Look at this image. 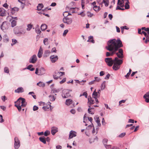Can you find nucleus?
<instances>
[{"mask_svg": "<svg viewBox=\"0 0 149 149\" xmlns=\"http://www.w3.org/2000/svg\"><path fill=\"white\" fill-rule=\"evenodd\" d=\"M108 140L106 139H104L103 141V143L107 149H109V148H111V145H107L106 144L107 143V142Z\"/></svg>", "mask_w": 149, "mask_h": 149, "instance_id": "ddd939ff", "label": "nucleus"}, {"mask_svg": "<svg viewBox=\"0 0 149 149\" xmlns=\"http://www.w3.org/2000/svg\"><path fill=\"white\" fill-rule=\"evenodd\" d=\"M88 113L91 114H94V112L92 111L90 108H88Z\"/></svg>", "mask_w": 149, "mask_h": 149, "instance_id": "864d4df0", "label": "nucleus"}, {"mask_svg": "<svg viewBox=\"0 0 149 149\" xmlns=\"http://www.w3.org/2000/svg\"><path fill=\"white\" fill-rule=\"evenodd\" d=\"M87 15L88 17H91L93 15V14L90 12L88 11L87 13Z\"/></svg>", "mask_w": 149, "mask_h": 149, "instance_id": "a19ab883", "label": "nucleus"}, {"mask_svg": "<svg viewBox=\"0 0 149 149\" xmlns=\"http://www.w3.org/2000/svg\"><path fill=\"white\" fill-rule=\"evenodd\" d=\"M19 100H21V103L22 104L21 105V106L22 107H25L27 105V103L26 102L25 99L23 98L20 97H19L18 99V101H19Z\"/></svg>", "mask_w": 149, "mask_h": 149, "instance_id": "9d476101", "label": "nucleus"}, {"mask_svg": "<svg viewBox=\"0 0 149 149\" xmlns=\"http://www.w3.org/2000/svg\"><path fill=\"white\" fill-rule=\"evenodd\" d=\"M68 30H67V29L65 30L64 31V32L63 33V36H66L67 33H68Z\"/></svg>", "mask_w": 149, "mask_h": 149, "instance_id": "09e8293b", "label": "nucleus"}, {"mask_svg": "<svg viewBox=\"0 0 149 149\" xmlns=\"http://www.w3.org/2000/svg\"><path fill=\"white\" fill-rule=\"evenodd\" d=\"M37 27L35 29L36 32L38 34H40L41 32V31L40 30V29L39 28V26L38 25H37Z\"/></svg>", "mask_w": 149, "mask_h": 149, "instance_id": "7c9ffc66", "label": "nucleus"}, {"mask_svg": "<svg viewBox=\"0 0 149 149\" xmlns=\"http://www.w3.org/2000/svg\"><path fill=\"white\" fill-rule=\"evenodd\" d=\"M116 10H124L125 9L123 8H120L119 6H117L116 7Z\"/></svg>", "mask_w": 149, "mask_h": 149, "instance_id": "5fc2aeb1", "label": "nucleus"}, {"mask_svg": "<svg viewBox=\"0 0 149 149\" xmlns=\"http://www.w3.org/2000/svg\"><path fill=\"white\" fill-rule=\"evenodd\" d=\"M114 61L112 68L113 70H117L120 68V65L123 63V61L122 60L119 59L117 57L115 58Z\"/></svg>", "mask_w": 149, "mask_h": 149, "instance_id": "f03ea898", "label": "nucleus"}, {"mask_svg": "<svg viewBox=\"0 0 149 149\" xmlns=\"http://www.w3.org/2000/svg\"><path fill=\"white\" fill-rule=\"evenodd\" d=\"M24 91L23 88L22 87H20L18 88L17 89L15 90V92L16 93H20L23 92Z\"/></svg>", "mask_w": 149, "mask_h": 149, "instance_id": "f3484780", "label": "nucleus"}, {"mask_svg": "<svg viewBox=\"0 0 149 149\" xmlns=\"http://www.w3.org/2000/svg\"><path fill=\"white\" fill-rule=\"evenodd\" d=\"M94 118L95 119L96 122L97 123H99V122H100V120L98 117H97V116H96V118L95 117Z\"/></svg>", "mask_w": 149, "mask_h": 149, "instance_id": "de8ad7c7", "label": "nucleus"}, {"mask_svg": "<svg viewBox=\"0 0 149 149\" xmlns=\"http://www.w3.org/2000/svg\"><path fill=\"white\" fill-rule=\"evenodd\" d=\"M97 2L102 7V4L104 3L106 7H107L109 5V0H97Z\"/></svg>", "mask_w": 149, "mask_h": 149, "instance_id": "39448f33", "label": "nucleus"}, {"mask_svg": "<svg viewBox=\"0 0 149 149\" xmlns=\"http://www.w3.org/2000/svg\"><path fill=\"white\" fill-rule=\"evenodd\" d=\"M12 43L11 44V45L13 46V45L15 44L17 42V41L15 39H12Z\"/></svg>", "mask_w": 149, "mask_h": 149, "instance_id": "79ce46f5", "label": "nucleus"}, {"mask_svg": "<svg viewBox=\"0 0 149 149\" xmlns=\"http://www.w3.org/2000/svg\"><path fill=\"white\" fill-rule=\"evenodd\" d=\"M131 71V69H130L129 72L125 76V77L127 78V77H129L130 75Z\"/></svg>", "mask_w": 149, "mask_h": 149, "instance_id": "c03bdc74", "label": "nucleus"}, {"mask_svg": "<svg viewBox=\"0 0 149 149\" xmlns=\"http://www.w3.org/2000/svg\"><path fill=\"white\" fill-rule=\"evenodd\" d=\"M47 28V26L45 24H42L41 25V29L42 31H45Z\"/></svg>", "mask_w": 149, "mask_h": 149, "instance_id": "bb28decb", "label": "nucleus"}, {"mask_svg": "<svg viewBox=\"0 0 149 149\" xmlns=\"http://www.w3.org/2000/svg\"><path fill=\"white\" fill-rule=\"evenodd\" d=\"M21 100H19V101H18V100H17L16 101V102H15V103H17V104H15V105H20V103H21Z\"/></svg>", "mask_w": 149, "mask_h": 149, "instance_id": "603ef678", "label": "nucleus"}, {"mask_svg": "<svg viewBox=\"0 0 149 149\" xmlns=\"http://www.w3.org/2000/svg\"><path fill=\"white\" fill-rule=\"evenodd\" d=\"M33 66V65H30L27 66V69L31 71H33L35 69L33 68H31Z\"/></svg>", "mask_w": 149, "mask_h": 149, "instance_id": "c85d7f7f", "label": "nucleus"}, {"mask_svg": "<svg viewBox=\"0 0 149 149\" xmlns=\"http://www.w3.org/2000/svg\"><path fill=\"white\" fill-rule=\"evenodd\" d=\"M120 48H119L118 50V53H119L120 54H122V55H123V50Z\"/></svg>", "mask_w": 149, "mask_h": 149, "instance_id": "37998d69", "label": "nucleus"}, {"mask_svg": "<svg viewBox=\"0 0 149 149\" xmlns=\"http://www.w3.org/2000/svg\"><path fill=\"white\" fill-rule=\"evenodd\" d=\"M44 7V6L42 3H39L37 6V9L38 10H40L42 8Z\"/></svg>", "mask_w": 149, "mask_h": 149, "instance_id": "a878e982", "label": "nucleus"}, {"mask_svg": "<svg viewBox=\"0 0 149 149\" xmlns=\"http://www.w3.org/2000/svg\"><path fill=\"white\" fill-rule=\"evenodd\" d=\"M66 79L65 78H63L62 80L60 82V83L61 84H63V83H64L65 82V81H66Z\"/></svg>", "mask_w": 149, "mask_h": 149, "instance_id": "052dcab7", "label": "nucleus"}, {"mask_svg": "<svg viewBox=\"0 0 149 149\" xmlns=\"http://www.w3.org/2000/svg\"><path fill=\"white\" fill-rule=\"evenodd\" d=\"M42 49L40 47V49H39L38 52V56L39 58H41L42 56Z\"/></svg>", "mask_w": 149, "mask_h": 149, "instance_id": "4be33fe9", "label": "nucleus"}, {"mask_svg": "<svg viewBox=\"0 0 149 149\" xmlns=\"http://www.w3.org/2000/svg\"><path fill=\"white\" fill-rule=\"evenodd\" d=\"M77 135V133L74 131L71 130L70 132L69 139L72 138L73 137H75Z\"/></svg>", "mask_w": 149, "mask_h": 149, "instance_id": "9b49d317", "label": "nucleus"}, {"mask_svg": "<svg viewBox=\"0 0 149 149\" xmlns=\"http://www.w3.org/2000/svg\"><path fill=\"white\" fill-rule=\"evenodd\" d=\"M50 134V132L48 130L46 131L44 133L45 136H47Z\"/></svg>", "mask_w": 149, "mask_h": 149, "instance_id": "4c0bfd02", "label": "nucleus"}, {"mask_svg": "<svg viewBox=\"0 0 149 149\" xmlns=\"http://www.w3.org/2000/svg\"><path fill=\"white\" fill-rule=\"evenodd\" d=\"M93 9L94 10L97 12V11H98L100 10V8L99 6H97L95 5L93 7Z\"/></svg>", "mask_w": 149, "mask_h": 149, "instance_id": "cd10ccee", "label": "nucleus"}, {"mask_svg": "<svg viewBox=\"0 0 149 149\" xmlns=\"http://www.w3.org/2000/svg\"><path fill=\"white\" fill-rule=\"evenodd\" d=\"M60 90L59 89H56L55 88H53L52 89V92L53 93H58L59 92Z\"/></svg>", "mask_w": 149, "mask_h": 149, "instance_id": "2f4dec72", "label": "nucleus"}, {"mask_svg": "<svg viewBox=\"0 0 149 149\" xmlns=\"http://www.w3.org/2000/svg\"><path fill=\"white\" fill-rule=\"evenodd\" d=\"M14 32L15 34H20L22 33L20 31H19V27L17 26L14 28Z\"/></svg>", "mask_w": 149, "mask_h": 149, "instance_id": "a211bd4d", "label": "nucleus"}, {"mask_svg": "<svg viewBox=\"0 0 149 149\" xmlns=\"http://www.w3.org/2000/svg\"><path fill=\"white\" fill-rule=\"evenodd\" d=\"M33 26V25L31 24H29L27 25V28L26 29V30L28 31H29L31 29L32 27Z\"/></svg>", "mask_w": 149, "mask_h": 149, "instance_id": "72a5a7b5", "label": "nucleus"}, {"mask_svg": "<svg viewBox=\"0 0 149 149\" xmlns=\"http://www.w3.org/2000/svg\"><path fill=\"white\" fill-rule=\"evenodd\" d=\"M49 97V98L50 101H54L56 98V97H55L54 95H50Z\"/></svg>", "mask_w": 149, "mask_h": 149, "instance_id": "c756f323", "label": "nucleus"}, {"mask_svg": "<svg viewBox=\"0 0 149 149\" xmlns=\"http://www.w3.org/2000/svg\"><path fill=\"white\" fill-rule=\"evenodd\" d=\"M37 58L36 56L34 54L32 56L29 60V62L31 63H34L37 61Z\"/></svg>", "mask_w": 149, "mask_h": 149, "instance_id": "1a4fd4ad", "label": "nucleus"}, {"mask_svg": "<svg viewBox=\"0 0 149 149\" xmlns=\"http://www.w3.org/2000/svg\"><path fill=\"white\" fill-rule=\"evenodd\" d=\"M74 8H70V11L71 12H72V13H75L74 11Z\"/></svg>", "mask_w": 149, "mask_h": 149, "instance_id": "4d7b16f0", "label": "nucleus"}, {"mask_svg": "<svg viewBox=\"0 0 149 149\" xmlns=\"http://www.w3.org/2000/svg\"><path fill=\"white\" fill-rule=\"evenodd\" d=\"M92 96L93 97L95 98V97L96 98L98 97V93L97 92H96L95 91L92 94Z\"/></svg>", "mask_w": 149, "mask_h": 149, "instance_id": "473e14b6", "label": "nucleus"}, {"mask_svg": "<svg viewBox=\"0 0 149 149\" xmlns=\"http://www.w3.org/2000/svg\"><path fill=\"white\" fill-rule=\"evenodd\" d=\"M58 132V128L55 127H53L51 128V133L52 134L54 135L56 133Z\"/></svg>", "mask_w": 149, "mask_h": 149, "instance_id": "dca6fc26", "label": "nucleus"}, {"mask_svg": "<svg viewBox=\"0 0 149 149\" xmlns=\"http://www.w3.org/2000/svg\"><path fill=\"white\" fill-rule=\"evenodd\" d=\"M110 76V74H108L105 77L104 79H109Z\"/></svg>", "mask_w": 149, "mask_h": 149, "instance_id": "e2e57ef3", "label": "nucleus"}, {"mask_svg": "<svg viewBox=\"0 0 149 149\" xmlns=\"http://www.w3.org/2000/svg\"><path fill=\"white\" fill-rule=\"evenodd\" d=\"M125 134H126L125 133H122L121 134H120L119 135V136L120 137H123L124 136Z\"/></svg>", "mask_w": 149, "mask_h": 149, "instance_id": "6e6d98bb", "label": "nucleus"}, {"mask_svg": "<svg viewBox=\"0 0 149 149\" xmlns=\"http://www.w3.org/2000/svg\"><path fill=\"white\" fill-rule=\"evenodd\" d=\"M11 11L12 15L14 14L15 13V11L14 10V9L13 8H12L11 9Z\"/></svg>", "mask_w": 149, "mask_h": 149, "instance_id": "69168bd1", "label": "nucleus"}, {"mask_svg": "<svg viewBox=\"0 0 149 149\" xmlns=\"http://www.w3.org/2000/svg\"><path fill=\"white\" fill-rule=\"evenodd\" d=\"M126 1L127 2L125 3V8L126 9H128L130 8V6L129 4L130 3L128 0H126Z\"/></svg>", "mask_w": 149, "mask_h": 149, "instance_id": "5701e85b", "label": "nucleus"}, {"mask_svg": "<svg viewBox=\"0 0 149 149\" xmlns=\"http://www.w3.org/2000/svg\"><path fill=\"white\" fill-rule=\"evenodd\" d=\"M70 112L72 114H74L75 113V111L73 109H72L70 111Z\"/></svg>", "mask_w": 149, "mask_h": 149, "instance_id": "338daca9", "label": "nucleus"}, {"mask_svg": "<svg viewBox=\"0 0 149 149\" xmlns=\"http://www.w3.org/2000/svg\"><path fill=\"white\" fill-rule=\"evenodd\" d=\"M69 91H71L72 90H68L67 89H64L63 90V93L62 94V97L64 98H66L70 96V94L69 93Z\"/></svg>", "mask_w": 149, "mask_h": 149, "instance_id": "20e7f679", "label": "nucleus"}, {"mask_svg": "<svg viewBox=\"0 0 149 149\" xmlns=\"http://www.w3.org/2000/svg\"><path fill=\"white\" fill-rule=\"evenodd\" d=\"M50 58L52 63H55L58 60V58L57 56L53 55L50 56Z\"/></svg>", "mask_w": 149, "mask_h": 149, "instance_id": "f8f14e48", "label": "nucleus"}, {"mask_svg": "<svg viewBox=\"0 0 149 149\" xmlns=\"http://www.w3.org/2000/svg\"><path fill=\"white\" fill-rule=\"evenodd\" d=\"M9 17H11V18L9 20L10 22H11L12 20H13V19H15V20L16 21V20H17V19H18L17 17H13V16H8L7 17V18H8Z\"/></svg>", "mask_w": 149, "mask_h": 149, "instance_id": "f704fd0d", "label": "nucleus"}, {"mask_svg": "<svg viewBox=\"0 0 149 149\" xmlns=\"http://www.w3.org/2000/svg\"><path fill=\"white\" fill-rule=\"evenodd\" d=\"M51 53V52L49 50H46L45 51L44 55L45 57H47L49 56Z\"/></svg>", "mask_w": 149, "mask_h": 149, "instance_id": "393cba45", "label": "nucleus"}, {"mask_svg": "<svg viewBox=\"0 0 149 149\" xmlns=\"http://www.w3.org/2000/svg\"><path fill=\"white\" fill-rule=\"evenodd\" d=\"M94 103L95 102L94 100L92 99V98L90 96H89L88 98V105H91L94 104Z\"/></svg>", "mask_w": 149, "mask_h": 149, "instance_id": "4468645a", "label": "nucleus"}, {"mask_svg": "<svg viewBox=\"0 0 149 149\" xmlns=\"http://www.w3.org/2000/svg\"><path fill=\"white\" fill-rule=\"evenodd\" d=\"M124 1H122V0L120 1L119 3V5L121 7H123L124 6Z\"/></svg>", "mask_w": 149, "mask_h": 149, "instance_id": "e433bc0d", "label": "nucleus"}, {"mask_svg": "<svg viewBox=\"0 0 149 149\" xmlns=\"http://www.w3.org/2000/svg\"><path fill=\"white\" fill-rule=\"evenodd\" d=\"M63 21L64 23L70 25L72 24V20L71 18H70L66 16L63 18Z\"/></svg>", "mask_w": 149, "mask_h": 149, "instance_id": "423d86ee", "label": "nucleus"}, {"mask_svg": "<svg viewBox=\"0 0 149 149\" xmlns=\"http://www.w3.org/2000/svg\"><path fill=\"white\" fill-rule=\"evenodd\" d=\"M107 44V46H106V48L108 50L111 52H107L106 54L107 57L113 56L118 51L119 48L123 46L122 42L120 38L117 40L115 39L110 40L108 41Z\"/></svg>", "mask_w": 149, "mask_h": 149, "instance_id": "f257e3e1", "label": "nucleus"}, {"mask_svg": "<svg viewBox=\"0 0 149 149\" xmlns=\"http://www.w3.org/2000/svg\"><path fill=\"white\" fill-rule=\"evenodd\" d=\"M8 24L6 22H3L1 26V29L3 31L8 29Z\"/></svg>", "mask_w": 149, "mask_h": 149, "instance_id": "6e6552de", "label": "nucleus"}, {"mask_svg": "<svg viewBox=\"0 0 149 149\" xmlns=\"http://www.w3.org/2000/svg\"><path fill=\"white\" fill-rule=\"evenodd\" d=\"M56 149H61L62 146L59 145H58L56 146Z\"/></svg>", "mask_w": 149, "mask_h": 149, "instance_id": "774afa93", "label": "nucleus"}, {"mask_svg": "<svg viewBox=\"0 0 149 149\" xmlns=\"http://www.w3.org/2000/svg\"><path fill=\"white\" fill-rule=\"evenodd\" d=\"M104 60L107 65L109 66H111L115 62L114 59L113 60L111 58H106Z\"/></svg>", "mask_w": 149, "mask_h": 149, "instance_id": "7ed1b4c3", "label": "nucleus"}, {"mask_svg": "<svg viewBox=\"0 0 149 149\" xmlns=\"http://www.w3.org/2000/svg\"><path fill=\"white\" fill-rule=\"evenodd\" d=\"M40 141L43 143L45 144L46 143L45 138L44 136L40 137L39 138Z\"/></svg>", "mask_w": 149, "mask_h": 149, "instance_id": "6ab92c4d", "label": "nucleus"}, {"mask_svg": "<svg viewBox=\"0 0 149 149\" xmlns=\"http://www.w3.org/2000/svg\"><path fill=\"white\" fill-rule=\"evenodd\" d=\"M78 15H80L82 17H84L85 16L86 14L85 13H84L83 11H82Z\"/></svg>", "mask_w": 149, "mask_h": 149, "instance_id": "13d9d810", "label": "nucleus"}, {"mask_svg": "<svg viewBox=\"0 0 149 149\" xmlns=\"http://www.w3.org/2000/svg\"><path fill=\"white\" fill-rule=\"evenodd\" d=\"M115 54L117 55L118 58H122L123 57V55H122V54H119L118 53L115 52Z\"/></svg>", "mask_w": 149, "mask_h": 149, "instance_id": "ea45409f", "label": "nucleus"}, {"mask_svg": "<svg viewBox=\"0 0 149 149\" xmlns=\"http://www.w3.org/2000/svg\"><path fill=\"white\" fill-rule=\"evenodd\" d=\"M43 43L45 45H47L48 44V39L47 38H45L43 40Z\"/></svg>", "mask_w": 149, "mask_h": 149, "instance_id": "49530a36", "label": "nucleus"}, {"mask_svg": "<svg viewBox=\"0 0 149 149\" xmlns=\"http://www.w3.org/2000/svg\"><path fill=\"white\" fill-rule=\"evenodd\" d=\"M38 109V108L37 106L35 105L33 106V110L34 111H36Z\"/></svg>", "mask_w": 149, "mask_h": 149, "instance_id": "bf43d9fd", "label": "nucleus"}, {"mask_svg": "<svg viewBox=\"0 0 149 149\" xmlns=\"http://www.w3.org/2000/svg\"><path fill=\"white\" fill-rule=\"evenodd\" d=\"M39 75H42L45 73V70L44 68H41L39 70Z\"/></svg>", "mask_w": 149, "mask_h": 149, "instance_id": "aec40b11", "label": "nucleus"}, {"mask_svg": "<svg viewBox=\"0 0 149 149\" xmlns=\"http://www.w3.org/2000/svg\"><path fill=\"white\" fill-rule=\"evenodd\" d=\"M20 146V142L18 137L15 138L14 148L15 149H17Z\"/></svg>", "mask_w": 149, "mask_h": 149, "instance_id": "0eeeda50", "label": "nucleus"}, {"mask_svg": "<svg viewBox=\"0 0 149 149\" xmlns=\"http://www.w3.org/2000/svg\"><path fill=\"white\" fill-rule=\"evenodd\" d=\"M6 15V10L3 8H0V16H4Z\"/></svg>", "mask_w": 149, "mask_h": 149, "instance_id": "2eb2a0df", "label": "nucleus"}, {"mask_svg": "<svg viewBox=\"0 0 149 149\" xmlns=\"http://www.w3.org/2000/svg\"><path fill=\"white\" fill-rule=\"evenodd\" d=\"M72 103V101L71 99H68L66 100V104L68 105H70Z\"/></svg>", "mask_w": 149, "mask_h": 149, "instance_id": "b1692460", "label": "nucleus"}, {"mask_svg": "<svg viewBox=\"0 0 149 149\" xmlns=\"http://www.w3.org/2000/svg\"><path fill=\"white\" fill-rule=\"evenodd\" d=\"M4 72L6 73H8L9 72V69L7 67H5L4 69Z\"/></svg>", "mask_w": 149, "mask_h": 149, "instance_id": "a18cd8bd", "label": "nucleus"}, {"mask_svg": "<svg viewBox=\"0 0 149 149\" xmlns=\"http://www.w3.org/2000/svg\"><path fill=\"white\" fill-rule=\"evenodd\" d=\"M40 84L39 85V86L42 87H44L45 86V84L43 82L40 81Z\"/></svg>", "mask_w": 149, "mask_h": 149, "instance_id": "8fccbe9b", "label": "nucleus"}, {"mask_svg": "<svg viewBox=\"0 0 149 149\" xmlns=\"http://www.w3.org/2000/svg\"><path fill=\"white\" fill-rule=\"evenodd\" d=\"M4 121V120L3 119L2 116L1 115H0V123H2Z\"/></svg>", "mask_w": 149, "mask_h": 149, "instance_id": "3c124183", "label": "nucleus"}, {"mask_svg": "<svg viewBox=\"0 0 149 149\" xmlns=\"http://www.w3.org/2000/svg\"><path fill=\"white\" fill-rule=\"evenodd\" d=\"M95 79L94 80H95V81L99 82L100 80V79L97 77H95Z\"/></svg>", "mask_w": 149, "mask_h": 149, "instance_id": "0e129e2a", "label": "nucleus"}, {"mask_svg": "<svg viewBox=\"0 0 149 149\" xmlns=\"http://www.w3.org/2000/svg\"><path fill=\"white\" fill-rule=\"evenodd\" d=\"M11 22V26L12 27H14L17 25V21L15 19L12 20Z\"/></svg>", "mask_w": 149, "mask_h": 149, "instance_id": "412c9836", "label": "nucleus"}, {"mask_svg": "<svg viewBox=\"0 0 149 149\" xmlns=\"http://www.w3.org/2000/svg\"><path fill=\"white\" fill-rule=\"evenodd\" d=\"M142 34H143L145 36L146 38H147V37H148V35H147V33L146 32H145V31H142Z\"/></svg>", "mask_w": 149, "mask_h": 149, "instance_id": "680f3d73", "label": "nucleus"}, {"mask_svg": "<svg viewBox=\"0 0 149 149\" xmlns=\"http://www.w3.org/2000/svg\"><path fill=\"white\" fill-rule=\"evenodd\" d=\"M106 82L105 81H104L101 85V90H103L105 87Z\"/></svg>", "mask_w": 149, "mask_h": 149, "instance_id": "c9c22d12", "label": "nucleus"}, {"mask_svg": "<svg viewBox=\"0 0 149 149\" xmlns=\"http://www.w3.org/2000/svg\"><path fill=\"white\" fill-rule=\"evenodd\" d=\"M15 106L18 109V110L19 111H20L21 110L22 107L21 105H15Z\"/></svg>", "mask_w": 149, "mask_h": 149, "instance_id": "58836bf2", "label": "nucleus"}]
</instances>
